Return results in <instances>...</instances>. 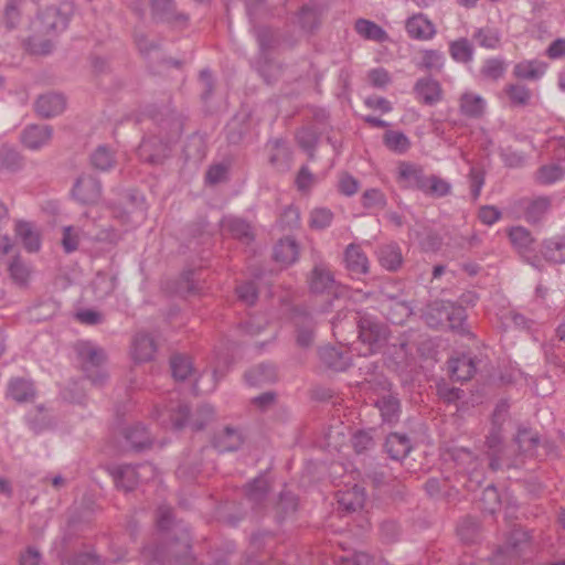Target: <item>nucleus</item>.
<instances>
[{
  "instance_id": "57",
  "label": "nucleus",
  "mask_w": 565,
  "mask_h": 565,
  "mask_svg": "<svg viewBox=\"0 0 565 565\" xmlns=\"http://www.w3.org/2000/svg\"><path fill=\"white\" fill-rule=\"evenodd\" d=\"M379 533L384 543L391 544L398 540L401 526L395 520H384L379 525Z\"/></svg>"
},
{
  "instance_id": "35",
  "label": "nucleus",
  "mask_w": 565,
  "mask_h": 565,
  "mask_svg": "<svg viewBox=\"0 0 565 565\" xmlns=\"http://www.w3.org/2000/svg\"><path fill=\"white\" fill-rule=\"evenodd\" d=\"M298 255V245L290 237L280 239L274 247V259L282 265H291L297 260Z\"/></svg>"
},
{
  "instance_id": "55",
  "label": "nucleus",
  "mask_w": 565,
  "mask_h": 565,
  "mask_svg": "<svg viewBox=\"0 0 565 565\" xmlns=\"http://www.w3.org/2000/svg\"><path fill=\"white\" fill-rule=\"evenodd\" d=\"M22 167V157L20 153L9 147L0 149V169L15 171Z\"/></svg>"
},
{
  "instance_id": "15",
  "label": "nucleus",
  "mask_w": 565,
  "mask_h": 565,
  "mask_svg": "<svg viewBox=\"0 0 565 565\" xmlns=\"http://www.w3.org/2000/svg\"><path fill=\"white\" fill-rule=\"evenodd\" d=\"M405 28L408 35L415 40H430L436 34L434 23L423 13L408 18Z\"/></svg>"
},
{
  "instance_id": "12",
  "label": "nucleus",
  "mask_w": 565,
  "mask_h": 565,
  "mask_svg": "<svg viewBox=\"0 0 565 565\" xmlns=\"http://www.w3.org/2000/svg\"><path fill=\"white\" fill-rule=\"evenodd\" d=\"M292 321L297 330V344L309 348L315 340V321L303 308H295Z\"/></svg>"
},
{
  "instance_id": "64",
  "label": "nucleus",
  "mask_w": 565,
  "mask_h": 565,
  "mask_svg": "<svg viewBox=\"0 0 565 565\" xmlns=\"http://www.w3.org/2000/svg\"><path fill=\"white\" fill-rule=\"evenodd\" d=\"M480 502L482 509L489 513H494L500 505V495L495 487L488 486L482 491Z\"/></svg>"
},
{
  "instance_id": "31",
  "label": "nucleus",
  "mask_w": 565,
  "mask_h": 565,
  "mask_svg": "<svg viewBox=\"0 0 565 565\" xmlns=\"http://www.w3.org/2000/svg\"><path fill=\"white\" fill-rule=\"evenodd\" d=\"M380 265L388 271H396L403 264L402 250L397 244L382 245L377 249Z\"/></svg>"
},
{
  "instance_id": "39",
  "label": "nucleus",
  "mask_w": 565,
  "mask_h": 565,
  "mask_svg": "<svg viewBox=\"0 0 565 565\" xmlns=\"http://www.w3.org/2000/svg\"><path fill=\"white\" fill-rule=\"evenodd\" d=\"M124 437L129 443L131 449L137 451L151 446V437L146 427L140 424L126 428Z\"/></svg>"
},
{
  "instance_id": "59",
  "label": "nucleus",
  "mask_w": 565,
  "mask_h": 565,
  "mask_svg": "<svg viewBox=\"0 0 565 565\" xmlns=\"http://www.w3.org/2000/svg\"><path fill=\"white\" fill-rule=\"evenodd\" d=\"M156 522L158 529L162 532V535L166 533H173V529L180 527L179 525L173 524L172 510L167 505L158 508Z\"/></svg>"
},
{
  "instance_id": "19",
  "label": "nucleus",
  "mask_w": 565,
  "mask_h": 565,
  "mask_svg": "<svg viewBox=\"0 0 565 565\" xmlns=\"http://www.w3.org/2000/svg\"><path fill=\"white\" fill-rule=\"evenodd\" d=\"M151 11L156 19L173 24H183L188 17L175 10L173 0H152Z\"/></svg>"
},
{
  "instance_id": "25",
  "label": "nucleus",
  "mask_w": 565,
  "mask_h": 565,
  "mask_svg": "<svg viewBox=\"0 0 565 565\" xmlns=\"http://www.w3.org/2000/svg\"><path fill=\"white\" fill-rule=\"evenodd\" d=\"M374 405L380 411L384 423L394 424L398 422L401 403L397 396L393 394L383 395L375 401Z\"/></svg>"
},
{
  "instance_id": "36",
  "label": "nucleus",
  "mask_w": 565,
  "mask_h": 565,
  "mask_svg": "<svg viewBox=\"0 0 565 565\" xmlns=\"http://www.w3.org/2000/svg\"><path fill=\"white\" fill-rule=\"evenodd\" d=\"M541 253L548 262L555 264L565 263V236L545 239Z\"/></svg>"
},
{
  "instance_id": "63",
  "label": "nucleus",
  "mask_w": 565,
  "mask_h": 565,
  "mask_svg": "<svg viewBox=\"0 0 565 565\" xmlns=\"http://www.w3.org/2000/svg\"><path fill=\"white\" fill-rule=\"evenodd\" d=\"M24 0H8L4 8V22L8 29H13L20 21L21 6Z\"/></svg>"
},
{
  "instance_id": "41",
  "label": "nucleus",
  "mask_w": 565,
  "mask_h": 565,
  "mask_svg": "<svg viewBox=\"0 0 565 565\" xmlns=\"http://www.w3.org/2000/svg\"><path fill=\"white\" fill-rule=\"evenodd\" d=\"M268 146L270 147L271 154L269 157V162L274 167L279 168H288V163L291 159V151L287 147V142L282 138H277L274 140H270L268 142Z\"/></svg>"
},
{
  "instance_id": "7",
  "label": "nucleus",
  "mask_w": 565,
  "mask_h": 565,
  "mask_svg": "<svg viewBox=\"0 0 565 565\" xmlns=\"http://www.w3.org/2000/svg\"><path fill=\"white\" fill-rule=\"evenodd\" d=\"M276 545V537L269 531L255 532L250 537L249 565H266L273 558V550Z\"/></svg>"
},
{
  "instance_id": "23",
  "label": "nucleus",
  "mask_w": 565,
  "mask_h": 565,
  "mask_svg": "<svg viewBox=\"0 0 565 565\" xmlns=\"http://www.w3.org/2000/svg\"><path fill=\"white\" fill-rule=\"evenodd\" d=\"M448 364L451 379L461 382L469 381L477 370L475 359L466 354L451 359Z\"/></svg>"
},
{
  "instance_id": "45",
  "label": "nucleus",
  "mask_w": 565,
  "mask_h": 565,
  "mask_svg": "<svg viewBox=\"0 0 565 565\" xmlns=\"http://www.w3.org/2000/svg\"><path fill=\"white\" fill-rule=\"evenodd\" d=\"M8 271L11 280L20 286L25 287L30 279V267L22 260L20 256H14L8 265Z\"/></svg>"
},
{
  "instance_id": "44",
  "label": "nucleus",
  "mask_w": 565,
  "mask_h": 565,
  "mask_svg": "<svg viewBox=\"0 0 565 565\" xmlns=\"http://www.w3.org/2000/svg\"><path fill=\"white\" fill-rule=\"evenodd\" d=\"M242 445L241 435L233 428L226 427L214 438V447L220 452L234 451Z\"/></svg>"
},
{
  "instance_id": "34",
  "label": "nucleus",
  "mask_w": 565,
  "mask_h": 565,
  "mask_svg": "<svg viewBox=\"0 0 565 565\" xmlns=\"http://www.w3.org/2000/svg\"><path fill=\"white\" fill-rule=\"evenodd\" d=\"M157 347L153 339L146 333H138L132 343V356L138 362H148L150 361Z\"/></svg>"
},
{
  "instance_id": "54",
  "label": "nucleus",
  "mask_w": 565,
  "mask_h": 565,
  "mask_svg": "<svg viewBox=\"0 0 565 565\" xmlns=\"http://www.w3.org/2000/svg\"><path fill=\"white\" fill-rule=\"evenodd\" d=\"M565 175V170L559 164L542 166L536 172V180L541 184H551L561 180Z\"/></svg>"
},
{
  "instance_id": "49",
  "label": "nucleus",
  "mask_w": 565,
  "mask_h": 565,
  "mask_svg": "<svg viewBox=\"0 0 565 565\" xmlns=\"http://www.w3.org/2000/svg\"><path fill=\"white\" fill-rule=\"evenodd\" d=\"M297 17L298 23L305 32L312 33L320 25L319 11L316 7L302 6Z\"/></svg>"
},
{
  "instance_id": "4",
  "label": "nucleus",
  "mask_w": 565,
  "mask_h": 565,
  "mask_svg": "<svg viewBox=\"0 0 565 565\" xmlns=\"http://www.w3.org/2000/svg\"><path fill=\"white\" fill-rule=\"evenodd\" d=\"M74 349L86 376L94 385H103L107 380L106 372L102 370L107 359L105 351L89 341H78Z\"/></svg>"
},
{
  "instance_id": "28",
  "label": "nucleus",
  "mask_w": 565,
  "mask_h": 565,
  "mask_svg": "<svg viewBox=\"0 0 565 565\" xmlns=\"http://www.w3.org/2000/svg\"><path fill=\"white\" fill-rule=\"evenodd\" d=\"M385 449L392 459L401 460L409 454L412 444L407 435L392 433L386 437Z\"/></svg>"
},
{
  "instance_id": "8",
  "label": "nucleus",
  "mask_w": 565,
  "mask_h": 565,
  "mask_svg": "<svg viewBox=\"0 0 565 565\" xmlns=\"http://www.w3.org/2000/svg\"><path fill=\"white\" fill-rule=\"evenodd\" d=\"M484 447L489 468L493 471L504 468L510 455L503 445V429L491 426L486 436Z\"/></svg>"
},
{
  "instance_id": "1",
  "label": "nucleus",
  "mask_w": 565,
  "mask_h": 565,
  "mask_svg": "<svg viewBox=\"0 0 565 565\" xmlns=\"http://www.w3.org/2000/svg\"><path fill=\"white\" fill-rule=\"evenodd\" d=\"M146 558L167 565H227V554L212 556L211 563L198 564L191 552V539L186 530L173 529V533H166L160 537L159 544H149L142 548Z\"/></svg>"
},
{
  "instance_id": "22",
  "label": "nucleus",
  "mask_w": 565,
  "mask_h": 565,
  "mask_svg": "<svg viewBox=\"0 0 565 565\" xmlns=\"http://www.w3.org/2000/svg\"><path fill=\"white\" fill-rule=\"evenodd\" d=\"M269 492L268 481L263 477L255 478L245 487V495L254 510H260Z\"/></svg>"
},
{
  "instance_id": "61",
  "label": "nucleus",
  "mask_w": 565,
  "mask_h": 565,
  "mask_svg": "<svg viewBox=\"0 0 565 565\" xmlns=\"http://www.w3.org/2000/svg\"><path fill=\"white\" fill-rule=\"evenodd\" d=\"M473 39L480 46L486 49H495L500 42L499 33L489 28L479 29L473 34Z\"/></svg>"
},
{
  "instance_id": "10",
  "label": "nucleus",
  "mask_w": 565,
  "mask_h": 565,
  "mask_svg": "<svg viewBox=\"0 0 565 565\" xmlns=\"http://www.w3.org/2000/svg\"><path fill=\"white\" fill-rule=\"evenodd\" d=\"M74 198L82 204H95L102 195L99 180L92 175H81L73 188Z\"/></svg>"
},
{
  "instance_id": "38",
  "label": "nucleus",
  "mask_w": 565,
  "mask_h": 565,
  "mask_svg": "<svg viewBox=\"0 0 565 565\" xmlns=\"http://www.w3.org/2000/svg\"><path fill=\"white\" fill-rule=\"evenodd\" d=\"M354 29L359 35L365 40L374 42H385L388 39L387 33L379 24L366 19H358Z\"/></svg>"
},
{
  "instance_id": "47",
  "label": "nucleus",
  "mask_w": 565,
  "mask_h": 565,
  "mask_svg": "<svg viewBox=\"0 0 565 565\" xmlns=\"http://www.w3.org/2000/svg\"><path fill=\"white\" fill-rule=\"evenodd\" d=\"M444 65V54L438 50H424L420 52V61L416 63L419 70L427 72H440Z\"/></svg>"
},
{
  "instance_id": "27",
  "label": "nucleus",
  "mask_w": 565,
  "mask_h": 565,
  "mask_svg": "<svg viewBox=\"0 0 565 565\" xmlns=\"http://www.w3.org/2000/svg\"><path fill=\"white\" fill-rule=\"evenodd\" d=\"M299 508L298 497L290 491H281L275 505V518L282 522L295 516Z\"/></svg>"
},
{
  "instance_id": "43",
  "label": "nucleus",
  "mask_w": 565,
  "mask_h": 565,
  "mask_svg": "<svg viewBox=\"0 0 565 565\" xmlns=\"http://www.w3.org/2000/svg\"><path fill=\"white\" fill-rule=\"evenodd\" d=\"M457 533L462 542L467 544L476 543L481 537L480 522L475 518L466 516L459 523Z\"/></svg>"
},
{
  "instance_id": "2",
  "label": "nucleus",
  "mask_w": 565,
  "mask_h": 565,
  "mask_svg": "<svg viewBox=\"0 0 565 565\" xmlns=\"http://www.w3.org/2000/svg\"><path fill=\"white\" fill-rule=\"evenodd\" d=\"M160 128V137L143 138L137 153L140 160L150 164H161L169 156V143L179 139L183 131L184 117L170 107L152 115Z\"/></svg>"
},
{
  "instance_id": "52",
  "label": "nucleus",
  "mask_w": 565,
  "mask_h": 565,
  "mask_svg": "<svg viewBox=\"0 0 565 565\" xmlns=\"http://www.w3.org/2000/svg\"><path fill=\"white\" fill-rule=\"evenodd\" d=\"M90 163L97 170L107 171L115 164L114 153L106 146H99L92 153Z\"/></svg>"
},
{
  "instance_id": "11",
  "label": "nucleus",
  "mask_w": 565,
  "mask_h": 565,
  "mask_svg": "<svg viewBox=\"0 0 565 565\" xmlns=\"http://www.w3.org/2000/svg\"><path fill=\"white\" fill-rule=\"evenodd\" d=\"M426 493L436 500L454 502L459 497V490L452 484L448 477H431L424 484Z\"/></svg>"
},
{
  "instance_id": "33",
  "label": "nucleus",
  "mask_w": 565,
  "mask_h": 565,
  "mask_svg": "<svg viewBox=\"0 0 565 565\" xmlns=\"http://www.w3.org/2000/svg\"><path fill=\"white\" fill-rule=\"evenodd\" d=\"M339 508L347 512H355L363 508L365 495L363 489L354 486L353 488L340 491L337 494Z\"/></svg>"
},
{
  "instance_id": "51",
  "label": "nucleus",
  "mask_w": 565,
  "mask_h": 565,
  "mask_svg": "<svg viewBox=\"0 0 565 565\" xmlns=\"http://www.w3.org/2000/svg\"><path fill=\"white\" fill-rule=\"evenodd\" d=\"M446 319V327L449 329L457 331L458 333H465V322L467 319L466 310L462 306H457L450 302L448 307V315Z\"/></svg>"
},
{
  "instance_id": "58",
  "label": "nucleus",
  "mask_w": 565,
  "mask_h": 565,
  "mask_svg": "<svg viewBox=\"0 0 565 565\" xmlns=\"http://www.w3.org/2000/svg\"><path fill=\"white\" fill-rule=\"evenodd\" d=\"M507 95L515 106H525L531 98L530 89L524 85L511 84L505 88Z\"/></svg>"
},
{
  "instance_id": "20",
  "label": "nucleus",
  "mask_w": 565,
  "mask_h": 565,
  "mask_svg": "<svg viewBox=\"0 0 565 565\" xmlns=\"http://www.w3.org/2000/svg\"><path fill=\"white\" fill-rule=\"evenodd\" d=\"M344 263L347 269L355 275H365L369 273V259L361 246L358 244H350L344 250Z\"/></svg>"
},
{
  "instance_id": "18",
  "label": "nucleus",
  "mask_w": 565,
  "mask_h": 565,
  "mask_svg": "<svg viewBox=\"0 0 565 565\" xmlns=\"http://www.w3.org/2000/svg\"><path fill=\"white\" fill-rule=\"evenodd\" d=\"M320 361L330 370L342 372L351 364V358L348 351L334 347H323L319 351Z\"/></svg>"
},
{
  "instance_id": "60",
  "label": "nucleus",
  "mask_w": 565,
  "mask_h": 565,
  "mask_svg": "<svg viewBox=\"0 0 565 565\" xmlns=\"http://www.w3.org/2000/svg\"><path fill=\"white\" fill-rule=\"evenodd\" d=\"M384 143L391 150L405 152L409 148L408 138L399 131H387L384 135Z\"/></svg>"
},
{
  "instance_id": "24",
  "label": "nucleus",
  "mask_w": 565,
  "mask_h": 565,
  "mask_svg": "<svg viewBox=\"0 0 565 565\" xmlns=\"http://www.w3.org/2000/svg\"><path fill=\"white\" fill-rule=\"evenodd\" d=\"M15 235L30 253H35L41 247L40 233L30 222L19 221L15 224Z\"/></svg>"
},
{
  "instance_id": "26",
  "label": "nucleus",
  "mask_w": 565,
  "mask_h": 565,
  "mask_svg": "<svg viewBox=\"0 0 565 565\" xmlns=\"http://www.w3.org/2000/svg\"><path fill=\"white\" fill-rule=\"evenodd\" d=\"M245 380L252 386L274 383L277 380L276 367L269 363H260L245 373Z\"/></svg>"
},
{
  "instance_id": "40",
  "label": "nucleus",
  "mask_w": 565,
  "mask_h": 565,
  "mask_svg": "<svg viewBox=\"0 0 565 565\" xmlns=\"http://www.w3.org/2000/svg\"><path fill=\"white\" fill-rule=\"evenodd\" d=\"M224 228L235 238L245 244L254 241V232L249 223L242 218L231 217L224 221Z\"/></svg>"
},
{
  "instance_id": "50",
  "label": "nucleus",
  "mask_w": 565,
  "mask_h": 565,
  "mask_svg": "<svg viewBox=\"0 0 565 565\" xmlns=\"http://www.w3.org/2000/svg\"><path fill=\"white\" fill-rule=\"evenodd\" d=\"M172 376L177 381H185L193 372L192 362L189 356L174 354L170 359Z\"/></svg>"
},
{
  "instance_id": "6",
  "label": "nucleus",
  "mask_w": 565,
  "mask_h": 565,
  "mask_svg": "<svg viewBox=\"0 0 565 565\" xmlns=\"http://www.w3.org/2000/svg\"><path fill=\"white\" fill-rule=\"evenodd\" d=\"M106 471L113 477L118 489L132 491L140 482L154 477L156 470L151 463L107 466Z\"/></svg>"
},
{
  "instance_id": "62",
  "label": "nucleus",
  "mask_w": 565,
  "mask_h": 565,
  "mask_svg": "<svg viewBox=\"0 0 565 565\" xmlns=\"http://www.w3.org/2000/svg\"><path fill=\"white\" fill-rule=\"evenodd\" d=\"M505 72V63L499 58H489L484 62L481 74L483 77L497 81L503 76Z\"/></svg>"
},
{
  "instance_id": "29",
  "label": "nucleus",
  "mask_w": 565,
  "mask_h": 565,
  "mask_svg": "<svg viewBox=\"0 0 565 565\" xmlns=\"http://www.w3.org/2000/svg\"><path fill=\"white\" fill-rule=\"evenodd\" d=\"M486 109L484 99L475 93L466 92L459 98V110L468 118H480Z\"/></svg>"
},
{
  "instance_id": "37",
  "label": "nucleus",
  "mask_w": 565,
  "mask_h": 565,
  "mask_svg": "<svg viewBox=\"0 0 565 565\" xmlns=\"http://www.w3.org/2000/svg\"><path fill=\"white\" fill-rule=\"evenodd\" d=\"M249 130V121L245 115L234 116L225 127L226 139L232 145L239 143Z\"/></svg>"
},
{
  "instance_id": "42",
  "label": "nucleus",
  "mask_w": 565,
  "mask_h": 565,
  "mask_svg": "<svg viewBox=\"0 0 565 565\" xmlns=\"http://www.w3.org/2000/svg\"><path fill=\"white\" fill-rule=\"evenodd\" d=\"M26 422L30 428L36 434L52 426L51 415L43 405H39L30 409L26 414Z\"/></svg>"
},
{
  "instance_id": "21",
  "label": "nucleus",
  "mask_w": 565,
  "mask_h": 565,
  "mask_svg": "<svg viewBox=\"0 0 565 565\" xmlns=\"http://www.w3.org/2000/svg\"><path fill=\"white\" fill-rule=\"evenodd\" d=\"M33 383L23 377H13L9 381L7 395L17 403H26L35 397Z\"/></svg>"
},
{
  "instance_id": "53",
  "label": "nucleus",
  "mask_w": 565,
  "mask_h": 565,
  "mask_svg": "<svg viewBox=\"0 0 565 565\" xmlns=\"http://www.w3.org/2000/svg\"><path fill=\"white\" fill-rule=\"evenodd\" d=\"M551 201L547 196H540L530 202L525 210V216L529 222L536 223L548 211Z\"/></svg>"
},
{
  "instance_id": "3",
  "label": "nucleus",
  "mask_w": 565,
  "mask_h": 565,
  "mask_svg": "<svg viewBox=\"0 0 565 565\" xmlns=\"http://www.w3.org/2000/svg\"><path fill=\"white\" fill-rule=\"evenodd\" d=\"M70 22V13L60 7L43 9L32 24V34L24 40L25 49L35 55H46L53 50L52 38L63 32Z\"/></svg>"
},
{
  "instance_id": "16",
  "label": "nucleus",
  "mask_w": 565,
  "mask_h": 565,
  "mask_svg": "<svg viewBox=\"0 0 565 565\" xmlns=\"http://www.w3.org/2000/svg\"><path fill=\"white\" fill-rule=\"evenodd\" d=\"M309 288L315 294H323L332 289L335 284L333 274L323 263L313 266L309 275Z\"/></svg>"
},
{
  "instance_id": "32",
  "label": "nucleus",
  "mask_w": 565,
  "mask_h": 565,
  "mask_svg": "<svg viewBox=\"0 0 565 565\" xmlns=\"http://www.w3.org/2000/svg\"><path fill=\"white\" fill-rule=\"evenodd\" d=\"M398 177L408 181L411 186L426 193L428 189L429 175H425L422 169L411 163L403 162L398 167Z\"/></svg>"
},
{
  "instance_id": "17",
  "label": "nucleus",
  "mask_w": 565,
  "mask_h": 565,
  "mask_svg": "<svg viewBox=\"0 0 565 565\" xmlns=\"http://www.w3.org/2000/svg\"><path fill=\"white\" fill-rule=\"evenodd\" d=\"M53 129L49 125H30L21 136L23 145L32 150L40 149L52 138Z\"/></svg>"
},
{
  "instance_id": "48",
  "label": "nucleus",
  "mask_w": 565,
  "mask_h": 565,
  "mask_svg": "<svg viewBox=\"0 0 565 565\" xmlns=\"http://www.w3.org/2000/svg\"><path fill=\"white\" fill-rule=\"evenodd\" d=\"M255 36L263 54H267L268 52L276 49L279 44L277 32L269 26L255 28Z\"/></svg>"
},
{
  "instance_id": "5",
  "label": "nucleus",
  "mask_w": 565,
  "mask_h": 565,
  "mask_svg": "<svg viewBox=\"0 0 565 565\" xmlns=\"http://www.w3.org/2000/svg\"><path fill=\"white\" fill-rule=\"evenodd\" d=\"M513 441L516 445V451L507 458L505 468H524L526 459L543 460V455L540 452L541 439L536 431L520 427Z\"/></svg>"
},
{
  "instance_id": "9",
  "label": "nucleus",
  "mask_w": 565,
  "mask_h": 565,
  "mask_svg": "<svg viewBox=\"0 0 565 565\" xmlns=\"http://www.w3.org/2000/svg\"><path fill=\"white\" fill-rule=\"evenodd\" d=\"M358 328L361 341L370 345H381L390 334L388 327L385 323L369 315L359 318Z\"/></svg>"
},
{
  "instance_id": "46",
  "label": "nucleus",
  "mask_w": 565,
  "mask_h": 565,
  "mask_svg": "<svg viewBox=\"0 0 565 565\" xmlns=\"http://www.w3.org/2000/svg\"><path fill=\"white\" fill-rule=\"evenodd\" d=\"M450 56L459 63H469L473 56V46L467 38H460L450 42Z\"/></svg>"
},
{
  "instance_id": "14",
  "label": "nucleus",
  "mask_w": 565,
  "mask_h": 565,
  "mask_svg": "<svg viewBox=\"0 0 565 565\" xmlns=\"http://www.w3.org/2000/svg\"><path fill=\"white\" fill-rule=\"evenodd\" d=\"M416 98L428 106H433L443 99L440 83L431 77L419 78L414 85Z\"/></svg>"
},
{
  "instance_id": "13",
  "label": "nucleus",
  "mask_w": 565,
  "mask_h": 565,
  "mask_svg": "<svg viewBox=\"0 0 565 565\" xmlns=\"http://www.w3.org/2000/svg\"><path fill=\"white\" fill-rule=\"evenodd\" d=\"M66 108V98L61 93L50 92L40 95L35 102V111L42 118L62 114Z\"/></svg>"
},
{
  "instance_id": "30",
  "label": "nucleus",
  "mask_w": 565,
  "mask_h": 565,
  "mask_svg": "<svg viewBox=\"0 0 565 565\" xmlns=\"http://www.w3.org/2000/svg\"><path fill=\"white\" fill-rule=\"evenodd\" d=\"M449 306L450 302L444 300H435L430 302L423 315L426 324L430 328L446 327Z\"/></svg>"
},
{
  "instance_id": "56",
  "label": "nucleus",
  "mask_w": 565,
  "mask_h": 565,
  "mask_svg": "<svg viewBox=\"0 0 565 565\" xmlns=\"http://www.w3.org/2000/svg\"><path fill=\"white\" fill-rule=\"evenodd\" d=\"M511 243L520 250L525 252L529 250L532 243L533 237L531 233L521 226L513 227L509 233Z\"/></svg>"
}]
</instances>
